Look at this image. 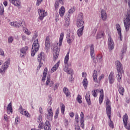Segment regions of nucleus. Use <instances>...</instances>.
Segmentation results:
<instances>
[{
	"label": "nucleus",
	"instance_id": "1",
	"mask_svg": "<svg viewBox=\"0 0 130 130\" xmlns=\"http://www.w3.org/2000/svg\"><path fill=\"white\" fill-rule=\"evenodd\" d=\"M128 6L129 10L127 12V14L123 19L124 25L126 31L129 30L130 26V0H128Z\"/></svg>",
	"mask_w": 130,
	"mask_h": 130
},
{
	"label": "nucleus",
	"instance_id": "2",
	"mask_svg": "<svg viewBox=\"0 0 130 130\" xmlns=\"http://www.w3.org/2000/svg\"><path fill=\"white\" fill-rule=\"evenodd\" d=\"M40 47V45H39V43L38 42V39H37L32 44L31 52V56H34V55H35V53H36V52L39 50Z\"/></svg>",
	"mask_w": 130,
	"mask_h": 130
},
{
	"label": "nucleus",
	"instance_id": "3",
	"mask_svg": "<svg viewBox=\"0 0 130 130\" xmlns=\"http://www.w3.org/2000/svg\"><path fill=\"white\" fill-rule=\"evenodd\" d=\"M84 19V16L83 13H81L78 15L77 20L76 21V24L78 28L80 27H83L84 26V21L83 20Z\"/></svg>",
	"mask_w": 130,
	"mask_h": 130
},
{
	"label": "nucleus",
	"instance_id": "4",
	"mask_svg": "<svg viewBox=\"0 0 130 130\" xmlns=\"http://www.w3.org/2000/svg\"><path fill=\"white\" fill-rule=\"evenodd\" d=\"M128 120V116H127V114L125 113L123 116V124L125 128H126V129L130 130V124L127 123Z\"/></svg>",
	"mask_w": 130,
	"mask_h": 130
},
{
	"label": "nucleus",
	"instance_id": "5",
	"mask_svg": "<svg viewBox=\"0 0 130 130\" xmlns=\"http://www.w3.org/2000/svg\"><path fill=\"white\" fill-rule=\"evenodd\" d=\"M90 55L91 56V58H93V62H94V63H97V62H99L96 57L94 58L95 56V54H94V45L93 44H92L90 46Z\"/></svg>",
	"mask_w": 130,
	"mask_h": 130
},
{
	"label": "nucleus",
	"instance_id": "6",
	"mask_svg": "<svg viewBox=\"0 0 130 130\" xmlns=\"http://www.w3.org/2000/svg\"><path fill=\"white\" fill-rule=\"evenodd\" d=\"M44 60V53L41 52L38 56V60L39 61V65L38 67V69H40L42 66H43V63H41V60Z\"/></svg>",
	"mask_w": 130,
	"mask_h": 130
},
{
	"label": "nucleus",
	"instance_id": "7",
	"mask_svg": "<svg viewBox=\"0 0 130 130\" xmlns=\"http://www.w3.org/2000/svg\"><path fill=\"white\" fill-rule=\"evenodd\" d=\"M70 53L68 52L65 58H64V68L63 71L66 73L69 70V57Z\"/></svg>",
	"mask_w": 130,
	"mask_h": 130
},
{
	"label": "nucleus",
	"instance_id": "8",
	"mask_svg": "<svg viewBox=\"0 0 130 130\" xmlns=\"http://www.w3.org/2000/svg\"><path fill=\"white\" fill-rule=\"evenodd\" d=\"M95 92L98 93V92H100V97H99V103L100 104H102V102H103V99H104V93H103V89H96L95 90Z\"/></svg>",
	"mask_w": 130,
	"mask_h": 130
},
{
	"label": "nucleus",
	"instance_id": "9",
	"mask_svg": "<svg viewBox=\"0 0 130 130\" xmlns=\"http://www.w3.org/2000/svg\"><path fill=\"white\" fill-rule=\"evenodd\" d=\"M9 2H10V3L12 4V5L15 6V7L18 8V9L21 8V7H22L21 0H9Z\"/></svg>",
	"mask_w": 130,
	"mask_h": 130
},
{
	"label": "nucleus",
	"instance_id": "10",
	"mask_svg": "<svg viewBox=\"0 0 130 130\" xmlns=\"http://www.w3.org/2000/svg\"><path fill=\"white\" fill-rule=\"evenodd\" d=\"M38 13L40 16L39 19L40 20H43V18L45 16L47 15V13L44 10H41L40 9H38Z\"/></svg>",
	"mask_w": 130,
	"mask_h": 130
},
{
	"label": "nucleus",
	"instance_id": "11",
	"mask_svg": "<svg viewBox=\"0 0 130 130\" xmlns=\"http://www.w3.org/2000/svg\"><path fill=\"white\" fill-rule=\"evenodd\" d=\"M107 115L108 116V117L109 119V127H111L112 128H113L114 127V126L113 125V122L111 121V113L110 112V111L108 110Z\"/></svg>",
	"mask_w": 130,
	"mask_h": 130
},
{
	"label": "nucleus",
	"instance_id": "12",
	"mask_svg": "<svg viewBox=\"0 0 130 130\" xmlns=\"http://www.w3.org/2000/svg\"><path fill=\"white\" fill-rule=\"evenodd\" d=\"M47 111L48 119L49 120H52V117L53 116V112H52V109L51 108V107H48Z\"/></svg>",
	"mask_w": 130,
	"mask_h": 130
},
{
	"label": "nucleus",
	"instance_id": "13",
	"mask_svg": "<svg viewBox=\"0 0 130 130\" xmlns=\"http://www.w3.org/2000/svg\"><path fill=\"white\" fill-rule=\"evenodd\" d=\"M53 51V60L54 61H55L58 58V56L59 55V52L58 51V49L57 48H54Z\"/></svg>",
	"mask_w": 130,
	"mask_h": 130
},
{
	"label": "nucleus",
	"instance_id": "14",
	"mask_svg": "<svg viewBox=\"0 0 130 130\" xmlns=\"http://www.w3.org/2000/svg\"><path fill=\"white\" fill-rule=\"evenodd\" d=\"M108 47L109 50H112L114 48V43L111 38H109L108 39Z\"/></svg>",
	"mask_w": 130,
	"mask_h": 130
},
{
	"label": "nucleus",
	"instance_id": "15",
	"mask_svg": "<svg viewBox=\"0 0 130 130\" xmlns=\"http://www.w3.org/2000/svg\"><path fill=\"white\" fill-rule=\"evenodd\" d=\"M10 25L11 26H13V27H15V28H20V26L22 25V22H11L10 23Z\"/></svg>",
	"mask_w": 130,
	"mask_h": 130
},
{
	"label": "nucleus",
	"instance_id": "16",
	"mask_svg": "<svg viewBox=\"0 0 130 130\" xmlns=\"http://www.w3.org/2000/svg\"><path fill=\"white\" fill-rule=\"evenodd\" d=\"M114 73L111 72L109 75V81L110 84H113L114 83Z\"/></svg>",
	"mask_w": 130,
	"mask_h": 130
},
{
	"label": "nucleus",
	"instance_id": "17",
	"mask_svg": "<svg viewBox=\"0 0 130 130\" xmlns=\"http://www.w3.org/2000/svg\"><path fill=\"white\" fill-rule=\"evenodd\" d=\"M50 39L49 36H47L45 40V47L46 49H49V47H50Z\"/></svg>",
	"mask_w": 130,
	"mask_h": 130
},
{
	"label": "nucleus",
	"instance_id": "18",
	"mask_svg": "<svg viewBox=\"0 0 130 130\" xmlns=\"http://www.w3.org/2000/svg\"><path fill=\"white\" fill-rule=\"evenodd\" d=\"M102 19L103 21H106L107 19V14L105 10L102 9L101 11Z\"/></svg>",
	"mask_w": 130,
	"mask_h": 130
},
{
	"label": "nucleus",
	"instance_id": "19",
	"mask_svg": "<svg viewBox=\"0 0 130 130\" xmlns=\"http://www.w3.org/2000/svg\"><path fill=\"white\" fill-rule=\"evenodd\" d=\"M118 74L116 75V78L118 80V82H121V78H122V73L123 71H117Z\"/></svg>",
	"mask_w": 130,
	"mask_h": 130
},
{
	"label": "nucleus",
	"instance_id": "20",
	"mask_svg": "<svg viewBox=\"0 0 130 130\" xmlns=\"http://www.w3.org/2000/svg\"><path fill=\"white\" fill-rule=\"evenodd\" d=\"M59 4H61V5H63V0H56L54 5L55 10H57L58 9Z\"/></svg>",
	"mask_w": 130,
	"mask_h": 130
},
{
	"label": "nucleus",
	"instance_id": "21",
	"mask_svg": "<svg viewBox=\"0 0 130 130\" xmlns=\"http://www.w3.org/2000/svg\"><path fill=\"white\" fill-rule=\"evenodd\" d=\"M109 110L111 113V106H110V101H109V99H107L106 102V113L107 114V111Z\"/></svg>",
	"mask_w": 130,
	"mask_h": 130
},
{
	"label": "nucleus",
	"instance_id": "22",
	"mask_svg": "<svg viewBox=\"0 0 130 130\" xmlns=\"http://www.w3.org/2000/svg\"><path fill=\"white\" fill-rule=\"evenodd\" d=\"M115 64L117 67V71H123L122 69V64L120 62H119V61H116L115 62Z\"/></svg>",
	"mask_w": 130,
	"mask_h": 130
},
{
	"label": "nucleus",
	"instance_id": "23",
	"mask_svg": "<svg viewBox=\"0 0 130 130\" xmlns=\"http://www.w3.org/2000/svg\"><path fill=\"white\" fill-rule=\"evenodd\" d=\"M46 86H49V87H53V81H51L49 77H47V78Z\"/></svg>",
	"mask_w": 130,
	"mask_h": 130
},
{
	"label": "nucleus",
	"instance_id": "24",
	"mask_svg": "<svg viewBox=\"0 0 130 130\" xmlns=\"http://www.w3.org/2000/svg\"><path fill=\"white\" fill-rule=\"evenodd\" d=\"M90 91H88L85 95V99L88 105H91V100H90Z\"/></svg>",
	"mask_w": 130,
	"mask_h": 130
},
{
	"label": "nucleus",
	"instance_id": "25",
	"mask_svg": "<svg viewBox=\"0 0 130 130\" xmlns=\"http://www.w3.org/2000/svg\"><path fill=\"white\" fill-rule=\"evenodd\" d=\"M20 110L21 114H22V115H25V116H26V117H30V114H29V113L26 111H24L22 107L20 108Z\"/></svg>",
	"mask_w": 130,
	"mask_h": 130
},
{
	"label": "nucleus",
	"instance_id": "26",
	"mask_svg": "<svg viewBox=\"0 0 130 130\" xmlns=\"http://www.w3.org/2000/svg\"><path fill=\"white\" fill-rule=\"evenodd\" d=\"M125 52H126V45H125L123 46L121 50V54L120 55V59H122V58H123V56H124L123 54L125 53Z\"/></svg>",
	"mask_w": 130,
	"mask_h": 130
},
{
	"label": "nucleus",
	"instance_id": "27",
	"mask_svg": "<svg viewBox=\"0 0 130 130\" xmlns=\"http://www.w3.org/2000/svg\"><path fill=\"white\" fill-rule=\"evenodd\" d=\"M116 28L118 31V34L119 36V38H120V40H121V28L120 27V25L116 24Z\"/></svg>",
	"mask_w": 130,
	"mask_h": 130
},
{
	"label": "nucleus",
	"instance_id": "28",
	"mask_svg": "<svg viewBox=\"0 0 130 130\" xmlns=\"http://www.w3.org/2000/svg\"><path fill=\"white\" fill-rule=\"evenodd\" d=\"M9 66H10V59H8L4 63V65L2 66L3 69V71H6L8 68H9Z\"/></svg>",
	"mask_w": 130,
	"mask_h": 130
},
{
	"label": "nucleus",
	"instance_id": "29",
	"mask_svg": "<svg viewBox=\"0 0 130 130\" xmlns=\"http://www.w3.org/2000/svg\"><path fill=\"white\" fill-rule=\"evenodd\" d=\"M63 92L66 95L67 97H71V92H70V90H69V88L64 87Z\"/></svg>",
	"mask_w": 130,
	"mask_h": 130
},
{
	"label": "nucleus",
	"instance_id": "30",
	"mask_svg": "<svg viewBox=\"0 0 130 130\" xmlns=\"http://www.w3.org/2000/svg\"><path fill=\"white\" fill-rule=\"evenodd\" d=\"M45 130H50V123L49 121H46L44 125Z\"/></svg>",
	"mask_w": 130,
	"mask_h": 130
},
{
	"label": "nucleus",
	"instance_id": "31",
	"mask_svg": "<svg viewBox=\"0 0 130 130\" xmlns=\"http://www.w3.org/2000/svg\"><path fill=\"white\" fill-rule=\"evenodd\" d=\"M83 31H84V26L78 29L77 33L78 37H81L83 35Z\"/></svg>",
	"mask_w": 130,
	"mask_h": 130
},
{
	"label": "nucleus",
	"instance_id": "32",
	"mask_svg": "<svg viewBox=\"0 0 130 130\" xmlns=\"http://www.w3.org/2000/svg\"><path fill=\"white\" fill-rule=\"evenodd\" d=\"M66 12V9H64V7H61L59 11V14L60 16V17H63V15H64V13Z\"/></svg>",
	"mask_w": 130,
	"mask_h": 130
},
{
	"label": "nucleus",
	"instance_id": "33",
	"mask_svg": "<svg viewBox=\"0 0 130 130\" xmlns=\"http://www.w3.org/2000/svg\"><path fill=\"white\" fill-rule=\"evenodd\" d=\"M58 67H59V61L57 62L56 64H55L51 69L52 73H54L57 69H58Z\"/></svg>",
	"mask_w": 130,
	"mask_h": 130
},
{
	"label": "nucleus",
	"instance_id": "34",
	"mask_svg": "<svg viewBox=\"0 0 130 130\" xmlns=\"http://www.w3.org/2000/svg\"><path fill=\"white\" fill-rule=\"evenodd\" d=\"M63 36H64L63 32L61 33L60 35L59 43H58L59 46H61V45L62 44V40H63Z\"/></svg>",
	"mask_w": 130,
	"mask_h": 130
},
{
	"label": "nucleus",
	"instance_id": "35",
	"mask_svg": "<svg viewBox=\"0 0 130 130\" xmlns=\"http://www.w3.org/2000/svg\"><path fill=\"white\" fill-rule=\"evenodd\" d=\"M98 73L96 70H94L93 73V79L94 82H97V77H98Z\"/></svg>",
	"mask_w": 130,
	"mask_h": 130
},
{
	"label": "nucleus",
	"instance_id": "36",
	"mask_svg": "<svg viewBox=\"0 0 130 130\" xmlns=\"http://www.w3.org/2000/svg\"><path fill=\"white\" fill-rule=\"evenodd\" d=\"M83 86L84 87L85 89H87L88 87V80H87V78H85L82 81Z\"/></svg>",
	"mask_w": 130,
	"mask_h": 130
},
{
	"label": "nucleus",
	"instance_id": "37",
	"mask_svg": "<svg viewBox=\"0 0 130 130\" xmlns=\"http://www.w3.org/2000/svg\"><path fill=\"white\" fill-rule=\"evenodd\" d=\"M28 49H29V47L28 46H25L20 49V52L23 54H25Z\"/></svg>",
	"mask_w": 130,
	"mask_h": 130
},
{
	"label": "nucleus",
	"instance_id": "38",
	"mask_svg": "<svg viewBox=\"0 0 130 130\" xmlns=\"http://www.w3.org/2000/svg\"><path fill=\"white\" fill-rule=\"evenodd\" d=\"M46 75H47V68H45L43 72V76L42 79V82H44L45 81V79L46 78Z\"/></svg>",
	"mask_w": 130,
	"mask_h": 130
},
{
	"label": "nucleus",
	"instance_id": "39",
	"mask_svg": "<svg viewBox=\"0 0 130 130\" xmlns=\"http://www.w3.org/2000/svg\"><path fill=\"white\" fill-rule=\"evenodd\" d=\"M102 57H103L102 54H99L96 56V58L99 62H101V61L103 60V59L102 58Z\"/></svg>",
	"mask_w": 130,
	"mask_h": 130
},
{
	"label": "nucleus",
	"instance_id": "40",
	"mask_svg": "<svg viewBox=\"0 0 130 130\" xmlns=\"http://www.w3.org/2000/svg\"><path fill=\"white\" fill-rule=\"evenodd\" d=\"M119 92L121 95H123V93H124V88L120 86L119 88Z\"/></svg>",
	"mask_w": 130,
	"mask_h": 130
},
{
	"label": "nucleus",
	"instance_id": "41",
	"mask_svg": "<svg viewBox=\"0 0 130 130\" xmlns=\"http://www.w3.org/2000/svg\"><path fill=\"white\" fill-rule=\"evenodd\" d=\"M4 13H5L4 6L3 5H1L0 6V15H4Z\"/></svg>",
	"mask_w": 130,
	"mask_h": 130
},
{
	"label": "nucleus",
	"instance_id": "42",
	"mask_svg": "<svg viewBox=\"0 0 130 130\" xmlns=\"http://www.w3.org/2000/svg\"><path fill=\"white\" fill-rule=\"evenodd\" d=\"M7 110H9L11 113H13V108H12V103H10L7 107Z\"/></svg>",
	"mask_w": 130,
	"mask_h": 130
},
{
	"label": "nucleus",
	"instance_id": "43",
	"mask_svg": "<svg viewBox=\"0 0 130 130\" xmlns=\"http://www.w3.org/2000/svg\"><path fill=\"white\" fill-rule=\"evenodd\" d=\"M104 36V32H99L96 36V39H99V38H102Z\"/></svg>",
	"mask_w": 130,
	"mask_h": 130
},
{
	"label": "nucleus",
	"instance_id": "44",
	"mask_svg": "<svg viewBox=\"0 0 130 130\" xmlns=\"http://www.w3.org/2000/svg\"><path fill=\"white\" fill-rule=\"evenodd\" d=\"M60 107H61V113L63 114L64 113L66 106H64V105L63 104H61Z\"/></svg>",
	"mask_w": 130,
	"mask_h": 130
},
{
	"label": "nucleus",
	"instance_id": "45",
	"mask_svg": "<svg viewBox=\"0 0 130 130\" xmlns=\"http://www.w3.org/2000/svg\"><path fill=\"white\" fill-rule=\"evenodd\" d=\"M76 99L78 103H80V104L82 103V96H81V95L78 94Z\"/></svg>",
	"mask_w": 130,
	"mask_h": 130
},
{
	"label": "nucleus",
	"instance_id": "46",
	"mask_svg": "<svg viewBox=\"0 0 130 130\" xmlns=\"http://www.w3.org/2000/svg\"><path fill=\"white\" fill-rule=\"evenodd\" d=\"M14 41V37L10 36L8 38V43H12Z\"/></svg>",
	"mask_w": 130,
	"mask_h": 130
},
{
	"label": "nucleus",
	"instance_id": "47",
	"mask_svg": "<svg viewBox=\"0 0 130 130\" xmlns=\"http://www.w3.org/2000/svg\"><path fill=\"white\" fill-rule=\"evenodd\" d=\"M37 120L38 122H39L40 123V122L42 121V116L41 115H39L37 118Z\"/></svg>",
	"mask_w": 130,
	"mask_h": 130
},
{
	"label": "nucleus",
	"instance_id": "48",
	"mask_svg": "<svg viewBox=\"0 0 130 130\" xmlns=\"http://www.w3.org/2000/svg\"><path fill=\"white\" fill-rule=\"evenodd\" d=\"M64 26H65V27H68V26H70V19H69L66 20V22L64 24Z\"/></svg>",
	"mask_w": 130,
	"mask_h": 130
},
{
	"label": "nucleus",
	"instance_id": "49",
	"mask_svg": "<svg viewBox=\"0 0 130 130\" xmlns=\"http://www.w3.org/2000/svg\"><path fill=\"white\" fill-rule=\"evenodd\" d=\"M84 122L85 120H80V125L82 128H84V127L85 126V124H84Z\"/></svg>",
	"mask_w": 130,
	"mask_h": 130
},
{
	"label": "nucleus",
	"instance_id": "50",
	"mask_svg": "<svg viewBox=\"0 0 130 130\" xmlns=\"http://www.w3.org/2000/svg\"><path fill=\"white\" fill-rule=\"evenodd\" d=\"M80 116H81L80 120H85V118H84L85 116H84V113H83V112H81Z\"/></svg>",
	"mask_w": 130,
	"mask_h": 130
},
{
	"label": "nucleus",
	"instance_id": "51",
	"mask_svg": "<svg viewBox=\"0 0 130 130\" xmlns=\"http://www.w3.org/2000/svg\"><path fill=\"white\" fill-rule=\"evenodd\" d=\"M42 2H43V0H37V3H36V6H37L38 7L40 5V4H41V3H42Z\"/></svg>",
	"mask_w": 130,
	"mask_h": 130
},
{
	"label": "nucleus",
	"instance_id": "52",
	"mask_svg": "<svg viewBox=\"0 0 130 130\" xmlns=\"http://www.w3.org/2000/svg\"><path fill=\"white\" fill-rule=\"evenodd\" d=\"M75 121L76 122H79V115H78V113H76V116H75Z\"/></svg>",
	"mask_w": 130,
	"mask_h": 130
},
{
	"label": "nucleus",
	"instance_id": "53",
	"mask_svg": "<svg viewBox=\"0 0 130 130\" xmlns=\"http://www.w3.org/2000/svg\"><path fill=\"white\" fill-rule=\"evenodd\" d=\"M66 73H67V74H69V75H73V71L72 69H68Z\"/></svg>",
	"mask_w": 130,
	"mask_h": 130
},
{
	"label": "nucleus",
	"instance_id": "54",
	"mask_svg": "<svg viewBox=\"0 0 130 130\" xmlns=\"http://www.w3.org/2000/svg\"><path fill=\"white\" fill-rule=\"evenodd\" d=\"M48 103L50 104V105H51V104H52V99H51V97H49L48 99Z\"/></svg>",
	"mask_w": 130,
	"mask_h": 130
},
{
	"label": "nucleus",
	"instance_id": "55",
	"mask_svg": "<svg viewBox=\"0 0 130 130\" xmlns=\"http://www.w3.org/2000/svg\"><path fill=\"white\" fill-rule=\"evenodd\" d=\"M58 113H59V108L57 109V110H56L55 116V117L56 118L57 117V116H58Z\"/></svg>",
	"mask_w": 130,
	"mask_h": 130
},
{
	"label": "nucleus",
	"instance_id": "56",
	"mask_svg": "<svg viewBox=\"0 0 130 130\" xmlns=\"http://www.w3.org/2000/svg\"><path fill=\"white\" fill-rule=\"evenodd\" d=\"M75 130H81V127L79 125H75Z\"/></svg>",
	"mask_w": 130,
	"mask_h": 130
},
{
	"label": "nucleus",
	"instance_id": "57",
	"mask_svg": "<svg viewBox=\"0 0 130 130\" xmlns=\"http://www.w3.org/2000/svg\"><path fill=\"white\" fill-rule=\"evenodd\" d=\"M92 95L94 97H97V93L96 92V90H94L92 91Z\"/></svg>",
	"mask_w": 130,
	"mask_h": 130
},
{
	"label": "nucleus",
	"instance_id": "58",
	"mask_svg": "<svg viewBox=\"0 0 130 130\" xmlns=\"http://www.w3.org/2000/svg\"><path fill=\"white\" fill-rule=\"evenodd\" d=\"M0 55H2L3 56H5V52H4V51L2 49H0Z\"/></svg>",
	"mask_w": 130,
	"mask_h": 130
},
{
	"label": "nucleus",
	"instance_id": "59",
	"mask_svg": "<svg viewBox=\"0 0 130 130\" xmlns=\"http://www.w3.org/2000/svg\"><path fill=\"white\" fill-rule=\"evenodd\" d=\"M39 128H43V122H40L39 125Z\"/></svg>",
	"mask_w": 130,
	"mask_h": 130
},
{
	"label": "nucleus",
	"instance_id": "60",
	"mask_svg": "<svg viewBox=\"0 0 130 130\" xmlns=\"http://www.w3.org/2000/svg\"><path fill=\"white\" fill-rule=\"evenodd\" d=\"M75 12V9L74 8H71L69 11V14H72V13H74Z\"/></svg>",
	"mask_w": 130,
	"mask_h": 130
},
{
	"label": "nucleus",
	"instance_id": "61",
	"mask_svg": "<svg viewBox=\"0 0 130 130\" xmlns=\"http://www.w3.org/2000/svg\"><path fill=\"white\" fill-rule=\"evenodd\" d=\"M22 39L24 41H26V40H27V39H28V38L27 37H26V36L22 35Z\"/></svg>",
	"mask_w": 130,
	"mask_h": 130
},
{
	"label": "nucleus",
	"instance_id": "62",
	"mask_svg": "<svg viewBox=\"0 0 130 130\" xmlns=\"http://www.w3.org/2000/svg\"><path fill=\"white\" fill-rule=\"evenodd\" d=\"M18 123H19V118L16 117L15 118V124H18Z\"/></svg>",
	"mask_w": 130,
	"mask_h": 130
},
{
	"label": "nucleus",
	"instance_id": "63",
	"mask_svg": "<svg viewBox=\"0 0 130 130\" xmlns=\"http://www.w3.org/2000/svg\"><path fill=\"white\" fill-rule=\"evenodd\" d=\"M37 32L35 33L32 37V39H36V38H37Z\"/></svg>",
	"mask_w": 130,
	"mask_h": 130
},
{
	"label": "nucleus",
	"instance_id": "64",
	"mask_svg": "<svg viewBox=\"0 0 130 130\" xmlns=\"http://www.w3.org/2000/svg\"><path fill=\"white\" fill-rule=\"evenodd\" d=\"M104 78V74H102L101 76H100L99 78L100 81H101V80H102V79Z\"/></svg>",
	"mask_w": 130,
	"mask_h": 130
}]
</instances>
